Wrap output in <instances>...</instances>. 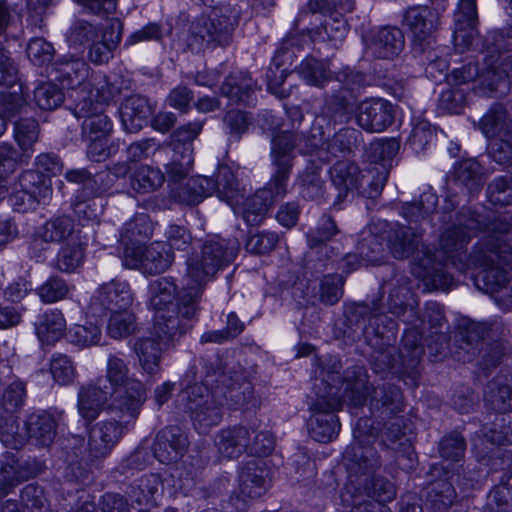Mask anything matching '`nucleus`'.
I'll return each mask as SVG.
<instances>
[{"label": "nucleus", "instance_id": "1", "mask_svg": "<svg viewBox=\"0 0 512 512\" xmlns=\"http://www.w3.org/2000/svg\"><path fill=\"white\" fill-rule=\"evenodd\" d=\"M499 221L501 227L498 228L497 234L477 244L465 264L462 263V259L466 258V254L461 250L481 228L480 221L473 217L461 220L458 225L447 229L440 238V250L436 252L424 245L419 250L420 233L413 227L404 226L394 232L389 247L397 259L413 257L411 271L427 287L447 290L452 286L453 278L445 269L450 262L461 271L484 268L481 277L487 290L497 292L509 281L504 265L512 259L510 247L505 245L502 239V236L508 235L512 229V216L509 222L506 215Z\"/></svg>", "mask_w": 512, "mask_h": 512}, {"label": "nucleus", "instance_id": "2", "mask_svg": "<svg viewBox=\"0 0 512 512\" xmlns=\"http://www.w3.org/2000/svg\"><path fill=\"white\" fill-rule=\"evenodd\" d=\"M367 419H360L354 430L356 443L345 453L348 479L340 492L341 504L350 508L347 512H391L383 502H389L396 496V489L389 480L376 476L380 467L376 449L371 446L369 435L363 439L362 426H367Z\"/></svg>", "mask_w": 512, "mask_h": 512}, {"label": "nucleus", "instance_id": "3", "mask_svg": "<svg viewBox=\"0 0 512 512\" xmlns=\"http://www.w3.org/2000/svg\"><path fill=\"white\" fill-rule=\"evenodd\" d=\"M221 384L210 390L206 379L204 384H194L182 391L180 397L186 401V408L190 412L193 425L200 434L207 433L222 419V407L230 401V406L244 407L253 402L254 390L242 373H235L227 378L221 376Z\"/></svg>", "mask_w": 512, "mask_h": 512}, {"label": "nucleus", "instance_id": "4", "mask_svg": "<svg viewBox=\"0 0 512 512\" xmlns=\"http://www.w3.org/2000/svg\"><path fill=\"white\" fill-rule=\"evenodd\" d=\"M351 374L354 379L351 380L350 372H347L343 383L344 391L341 395L339 389L326 385L324 379L320 381V384L325 386V390L323 393L316 392L317 398L310 405L312 415L308 420V430L315 441L326 443L337 436L340 424L335 411L341 407L342 401L354 407L365 403L368 392L367 376L360 367L355 368Z\"/></svg>", "mask_w": 512, "mask_h": 512}, {"label": "nucleus", "instance_id": "5", "mask_svg": "<svg viewBox=\"0 0 512 512\" xmlns=\"http://www.w3.org/2000/svg\"><path fill=\"white\" fill-rule=\"evenodd\" d=\"M271 160L274 173L266 187L259 189L254 195L242 203L238 198L230 205L236 215H241L247 225L258 226L265 219L269 207L288 191L289 176L292 170L293 156L289 135H276L271 142Z\"/></svg>", "mask_w": 512, "mask_h": 512}, {"label": "nucleus", "instance_id": "6", "mask_svg": "<svg viewBox=\"0 0 512 512\" xmlns=\"http://www.w3.org/2000/svg\"><path fill=\"white\" fill-rule=\"evenodd\" d=\"M108 391L112 392L109 409L124 419L136 421L147 399L146 386L134 375H130L127 362L117 355H109L106 366Z\"/></svg>", "mask_w": 512, "mask_h": 512}, {"label": "nucleus", "instance_id": "7", "mask_svg": "<svg viewBox=\"0 0 512 512\" xmlns=\"http://www.w3.org/2000/svg\"><path fill=\"white\" fill-rule=\"evenodd\" d=\"M239 245L235 239H226L218 235L208 237L201 246L200 253L193 254L187 261L186 278L188 292L199 289L212 281L215 275L229 266L236 258Z\"/></svg>", "mask_w": 512, "mask_h": 512}, {"label": "nucleus", "instance_id": "8", "mask_svg": "<svg viewBox=\"0 0 512 512\" xmlns=\"http://www.w3.org/2000/svg\"><path fill=\"white\" fill-rule=\"evenodd\" d=\"M508 1V14L512 16V0ZM507 46L512 51V29L508 33ZM509 77H512V56L501 60L491 56V60L485 58L484 67L481 69L472 63L454 69L449 81L453 86L461 88L462 85H468V90L487 94L504 92L508 88Z\"/></svg>", "mask_w": 512, "mask_h": 512}, {"label": "nucleus", "instance_id": "9", "mask_svg": "<svg viewBox=\"0 0 512 512\" xmlns=\"http://www.w3.org/2000/svg\"><path fill=\"white\" fill-rule=\"evenodd\" d=\"M97 92L94 96L84 91L74 96L72 113L77 119H82V136L86 139L108 138L113 130V124L106 115L105 109L114 97V89L106 76L95 78Z\"/></svg>", "mask_w": 512, "mask_h": 512}, {"label": "nucleus", "instance_id": "10", "mask_svg": "<svg viewBox=\"0 0 512 512\" xmlns=\"http://www.w3.org/2000/svg\"><path fill=\"white\" fill-rule=\"evenodd\" d=\"M277 135H289L291 154L294 149L300 154L315 156L321 162H329L335 157L349 154L361 142V132L353 128L340 129L332 139L326 141L321 128H313L308 135L304 133L281 132Z\"/></svg>", "mask_w": 512, "mask_h": 512}, {"label": "nucleus", "instance_id": "11", "mask_svg": "<svg viewBox=\"0 0 512 512\" xmlns=\"http://www.w3.org/2000/svg\"><path fill=\"white\" fill-rule=\"evenodd\" d=\"M238 12L228 8L213 9L209 15H201L193 20L185 36L187 48L199 53L206 48L226 45L238 22Z\"/></svg>", "mask_w": 512, "mask_h": 512}, {"label": "nucleus", "instance_id": "12", "mask_svg": "<svg viewBox=\"0 0 512 512\" xmlns=\"http://www.w3.org/2000/svg\"><path fill=\"white\" fill-rule=\"evenodd\" d=\"M219 454L234 459L243 453L253 456L268 455L274 448V439L267 431H259L255 425H235L221 429L215 437Z\"/></svg>", "mask_w": 512, "mask_h": 512}, {"label": "nucleus", "instance_id": "13", "mask_svg": "<svg viewBox=\"0 0 512 512\" xmlns=\"http://www.w3.org/2000/svg\"><path fill=\"white\" fill-rule=\"evenodd\" d=\"M199 289L188 292L185 289L178 298L176 308L156 311L151 335H155L169 347L178 341L190 328L189 321L198 310Z\"/></svg>", "mask_w": 512, "mask_h": 512}, {"label": "nucleus", "instance_id": "14", "mask_svg": "<svg viewBox=\"0 0 512 512\" xmlns=\"http://www.w3.org/2000/svg\"><path fill=\"white\" fill-rule=\"evenodd\" d=\"M374 170L376 174L372 176L369 190H361L365 176L358 166L347 159L337 161L330 169L332 184L338 191L336 202L344 201L348 194L353 191H358L368 198H375L379 195L386 184L388 171L384 164H381L380 168L375 167Z\"/></svg>", "mask_w": 512, "mask_h": 512}, {"label": "nucleus", "instance_id": "15", "mask_svg": "<svg viewBox=\"0 0 512 512\" xmlns=\"http://www.w3.org/2000/svg\"><path fill=\"white\" fill-rule=\"evenodd\" d=\"M333 94L326 102L327 113L339 122H345L350 118L352 100L365 85L366 77L363 73L345 67L335 72Z\"/></svg>", "mask_w": 512, "mask_h": 512}, {"label": "nucleus", "instance_id": "16", "mask_svg": "<svg viewBox=\"0 0 512 512\" xmlns=\"http://www.w3.org/2000/svg\"><path fill=\"white\" fill-rule=\"evenodd\" d=\"M174 260V254L162 242L150 246H128L124 250L123 264L131 269H140L147 274H160L166 271Z\"/></svg>", "mask_w": 512, "mask_h": 512}, {"label": "nucleus", "instance_id": "17", "mask_svg": "<svg viewBox=\"0 0 512 512\" xmlns=\"http://www.w3.org/2000/svg\"><path fill=\"white\" fill-rule=\"evenodd\" d=\"M52 72L55 73V80L59 81L63 87L73 91L71 94L73 99L74 96L84 91H86L89 96H94L97 92L95 78L105 76L100 73L90 75L89 65L79 58H64L59 60L53 65Z\"/></svg>", "mask_w": 512, "mask_h": 512}, {"label": "nucleus", "instance_id": "18", "mask_svg": "<svg viewBox=\"0 0 512 512\" xmlns=\"http://www.w3.org/2000/svg\"><path fill=\"white\" fill-rule=\"evenodd\" d=\"M438 24V13L428 6L409 8L402 21V25L411 33L414 49L420 52H425L435 43Z\"/></svg>", "mask_w": 512, "mask_h": 512}, {"label": "nucleus", "instance_id": "19", "mask_svg": "<svg viewBox=\"0 0 512 512\" xmlns=\"http://www.w3.org/2000/svg\"><path fill=\"white\" fill-rule=\"evenodd\" d=\"M133 296L128 283L113 280L100 285L91 297L89 311L95 317L129 309Z\"/></svg>", "mask_w": 512, "mask_h": 512}, {"label": "nucleus", "instance_id": "20", "mask_svg": "<svg viewBox=\"0 0 512 512\" xmlns=\"http://www.w3.org/2000/svg\"><path fill=\"white\" fill-rule=\"evenodd\" d=\"M357 124L368 132H382L394 122L393 105L382 98L361 101L355 113Z\"/></svg>", "mask_w": 512, "mask_h": 512}, {"label": "nucleus", "instance_id": "21", "mask_svg": "<svg viewBox=\"0 0 512 512\" xmlns=\"http://www.w3.org/2000/svg\"><path fill=\"white\" fill-rule=\"evenodd\" d=\"M112 402V392L108 391V385L103 377L94 382L82 385L78 391V413L86 422L95 420L100 412Z\"/></svg>", "mask_w": 512, "mask_h": 512}, {"label": "nucleus", "instance_id": "22", "mask_svg": "<svg viewBox=\"0 0 512 512\" xmlns=\"http://www.w3.org/2000/svg\"><path fill=\"white\" fill-rule=\"evenodd\" d=\"M478 12L476 0H458L454 12L453 40L457 49L464 52L473 46L478 37Z\"/></svg>", "mask_w": 512, "mask_h": 512}, {"label": "nucleus", "instance_id": "23", "mask_svg": "<svg viewBox=\"0 0 512 512\" xmlns=\"http://www.w3.org/2000/svg\"><path fill=\"white\" fill-rule=\"evenodd\" d=\"M405 47L404 34L396 26H382L370 31L367 40V51L375 58L393 60Z\"/></svg>", "mask_w": 512, "mask_h": 512}, {"label": "nucleus", "instance_id": "24", "mask_svg": "<svg viewBox=\"0 0 512 512\" xmlns=\"http://www.w3.org/2000/svg\"><path fill=\"white\" fill-rule=\"evenodd\" d=\"M127 418L124 424L112 420L100 421L89 430L88 448L92 457H106L111 452L130 423L135 422Z\"/></svg>", "mask_w": 512, "mask_h": 512}, {"label": "nucleus", "instance_id": "25", "mask_svg": "<svg viewBox=\"0 0 512 512\" xmlns=\"http://www.w3.org/2000/svg\"><path fill=\"white\" fill-rule=\"evenodd\" d=\"M188 447V439L177 426L163 428L156 436L153 452L163 464H171L181 458Z\"/></svg>", "mask_w": 512, "mask_h": 512}, {"label": "nucleus", "instance_id": "26", "mask_svg": "<svg viewBox=\"0 0 512 512\" xmlns=\"http://www.w3.org/2000/svg\"><path fill=\"white\" fill-rule=\"evenodd\" d=\"M64 421L63 411H42L29 416L26 429L29 438L36 445L50 446L57 433V427Z\"/></svg>", "mask_w": 512, "mask_h": 512}, {"label": "nucleus", "instance_id": "27", "mask_svg": "<svg viewBox=\"0 0 512 512\" xmlns=\"http://www.w3.org/2000/svg\"><path fill=\"white\" fill-rule=\"evenodd\" d=\"M269 487V470L262 459L250 460L242 467L239 474V489L243 497H260Z\"/></svg>", "mask_w": 512, "mask_h": 512}, {"label": "nucleus", "instance_id": "28", "mask_svg": "<svg viewBox=\"0 0 512 512\" xmlns=\"http://www.w3.org/2000/svg\"><path fill=\"white\" fill-rule=\"evenodd\" d=\"M460 468H462V465L460 464H455L451 469L448 465H443L442 469L445 470L447 478L444 480H437L429 486L427 492V504L434 512H444L453 504L456 492L452 482L455 481L458 483L460 478Z\"/></svg>", "mask_w": 512, "mask_h": 512}, {"label": "nucleus", "instance_id": "29", "mask_svg": "<svg viewBox=\"0 0 512 512\" xmlns=\"http://www.w3.org/2000/svg\"><path fill=\"white\" fill-rule=\"evenodd\" d=\"M134 351L138 357L142 371L150 376L158 375L161 371L160 362L163 352L169 348L155 335L139 337L134 343Z\"/></svg>", "mask_w": 512, "mask_h": 512}, {"label": "nucleus", "instance_id": "30", "mask_svg": "<svg viewBox=\"0 0 512 512\" xmlns=\"http://www.w3.org/2000/svg\"><path fill=\"white\" fill-rule=\"evenodd\" d=\"M152 108L148 99L140 95H132L125 99L120 108L121 122L129 133L141 130L149 121Z\"/></svg>", "mask_w": 512, "mask_h": 512}, {"label": "nucleus", "instance_id": "31", "mask_svg": "<svg viewBox=\"0 0 512 512\" xmlns=\"http://www.w3.org/2000/svg\"><path fill=\"white\" fill-rule=\"evenodd\" d=\"M480 129L487 138H512V108L493 105L481 118Z\"/></svg>", "mask_w": 512, "mask_h": 512}, {"label": "nucleus", "instance_id": "32", "mask_svg": "<svg viewBox=\"0 0 512 512\" xmlns=\"http://www.w3.org/2000/svg\"><path fill=\"white\" fill-rule=\"evenodd\" d=\"M35 331L42 345H54L66 331L63 313L57 309H49L40 314L35 322Z\"/></svg>", "mask_w": 512, "mask_h": 512}, {"label": "nucleus", "instance_id": "33", "mask_svg": "<svg viewBox=\"0 0 512 512\" xmlns=\"http://www.w3.org/2000/svg\"><path fill=\"white\" fill-rule=\"evenodd\" d=\"M255 87L256 83L248 74L231 73L225 78L221 93L233 103L251 105L255 101Z\"/></svg>", "mask_w": 512, "mask_h": 512}, {"label": "nucleus", "instance_id": "34", "mask_svg": "<svg viewBox=\"0 0 512 512\" xmlns=\"http://www.w3.org/2000/svg\"><path fill=\"white\" fill-rule=\"evenodd\" d=\"M41 176L38 173L28 171L20 178V185L22 190L16 191L11 197L10 201L18 211H26L34 208L35 204H39L42 198L49 194V189L41 186L30 187L34 180H40Z\"/></svg>", "mask_w": 512, "mask_h": 512}, {"label": "nucleus", "instance_id": "35", "mask_svg": "<svg viewBox=\"0 0 512 512\" xmlns=\"http://www.w3.org/2000/svg\"><path fill=\"white\" fill-rule=\"evenodd\" d=\"M0 498L7 495L19 482L29 477L28 471L13 452H5L0 459Z\"/></svg>", "mask_w": 512, "mask_h": 512}, {"label": "nucleus", "instance_id": "36", "mask_svg": "<svg viewBox=\"0 0 512 512\" xmlns=\"http://www.w3.org/2000/svg\"><path fill=\"white\" fill-rule=\"evenodd\" d=\"M371 410L380 411L386 415H394L403 409V394L392 384L385 383L373 389L370 399Z\"/></svg>", "mask_w": 512, "mask_h": 512}, {"label": "nucleus", "instance_id": "37", "mask_svg": "<svg viewBox=\"0 0 512 512\" xmlns=\"http://www.w3.org/2000/svg\"><path fill=\"white\" fill-rule=\"evenodd\" d=\"M215 191L214 180L204 176L189 178L185 184L180 185L175 197L188 205L200 203L205 197L212 195Z\"/></svg>", "mask_w": 512, "mask_h": 512}, {"label": "nucleus", "instance_id": "38", "mask_svg": "<svg viewBox=\"0 0 512 512\" xmlns=\"http://www.w3.org/2000/svg\"><path fill=\"white\" fill-rule=\"evenodd\" d=\"M177 286L173 279L161 277L150 282L148 287L149 305L155 311H166L175 308L173 300L175 299Z\"/></svg>", "mask_w": 512, "mask_h": 512}, {"label": "nucleus", "instance_id": "39", "mask_svg": "<svg viewBox=\"0 0 512 512\" xmlns=\"http://www.w3.org/2000/svg\"><path fill=\"white\" fill-rule=\"evenodd\" d=\"M484 398L494 410L512 411V387L507 378L496 377L490 381L484 390Z\"/></svg>", "mask_w": 512, "mask_h": 512}, {"label": "nucleus", "instance_id": "40", "mask_svg": "<svg viewBox=\"0 0 512 512\" xmlns=\"http://www.w3.org/2000/svg\"><path fill=\"white\" fill-rule=\"evenodd\" d=\"M151 234L152 228L148 216L139 214L123 225L120 231V241L125 250L128 246L142 245V242Z\"/></svg>", "mask_w": 512, "mask_h": 512}, {"label": "nucleus", "instance_id": "41", "mask_svg": "<svg viewBox=\"0 0 512 512\" xmlns=\"http://www.w3.org/2000/svg\"><path fill=\"white\" fill-rule=\"evenodd\" d=\"M164 174L161 170L148 165L137 167L131 175V187L140 194L156 191L164 183Z\"/></svg>", "mask_w": 512, "mask_h": 512}, {"label": "nucleus", "instance_id": "42", "mask_svg": "<svg viewBox=\"0 0 512 512\" xmlns=\"http://www.w3.org/2000/svg\"><path fill=\"white\" fill-rule=\"evenodd\" d=\"M214 183V192L218 194L221 200L227 202L229 205H234V202H237L238 198H243L236 176L229 166H219Z\"/></svg>", "mask_w": 512, "mask_h": 512}, {"label": "nucleus", "instance_id": "43", "mask_svg": "<svg viewBox=\"0 0 512 512\" xmlns=\"http://www.w3.org/2000/svg\"><path fill=\"white\" fill-rule=\"evenodd\" d=\"M338 232L339 231L334 220L329 215H323L319 219L315 231L308 234L309 245L312 249H319L317 251L319 254L325 253L326 257H330L328 255V249L332 252L335 248L333 246H329L328 242H330L332 237Z\"/></svg>", "mask_w": 512, "mask_h": 512}, {"label": "nucleus", "instance_id": "44", "mask_svg": "<svg viewBox=\"0 0 512 512\" xmlns=\"http://www.w3.org/2000/svg\"><path fill=\"white\" fill-rule=\"evenodd\" d=\"M39 124L35 119L23 118L14 123L13 135L23 156L30 157L39 138Z\"/></svg>", "mask_w": 512, "mask_h": 512}, {"label": "nucleus", "instance_id": "45", "mask_svg": "<svg viewBox=\"0 0 512 512\" xmlns=\"http://www.w3.org/2000/svg\"><path fill=\"white\" fill-rule=\"evenodd\" d=\"M454 180L467 188L470 193L476 192L482 186L481 167L474 159H467L454 166Z\"/></svg>", "mask_w": 512, "mask_h": 512}, {"label": "nucleus", "instance_id": "46", "mask_svg": "<svg viewBox=\"0 0 512 512\" xmlns=\"http://www.w3.org/2000/svg\"><path fill=\"white\" fill-rule=\"evenodd\" d=\"M438 197L432 192L421 194L418 202L407 203L402 207V215L410 223H417L427 219L436 210Z\"/></svg>", "mask_w": 512, "mask_h": 512}, {"label": "nucleus", "instance_id": "47", "mask_svg": "<svg viewBox=\"0 0 512 512\" xmlns=\"http://www.w3.org/2000/svg\"><path fill=\"white\" fill-rule=\"evenodd\" d=\"M74 233V222L69 216L47 221L39 230V236L46 243H59Z\"/></svg>", "mask_w": 512, "mask_h": 512}, {"label": "nucleus", "instance_id": "48", "mask_svg": "<svg viewBox=\"0 0 512 512\" xmlns=\"http://www.w3.org/2000/svg\"><path fill=\"white\" fill-rule=\"evenodd\" d=\"M297 71L308 85L323 87L331 80V73L326 64L314 58L304 59Z\"/></svg>", "mask_w": 512, "mask_h": 512}, {"label": "nucleus", "instance_id": "49", "mask_svg": "<svg viewBox=\"0 0 512 512\" xmlns=\"http://www.w3.org/2000/svg\"><path fill=\"white\" fill-rule=\"evenodd\" d=\"M170 34L171 29H165L161 22L151 21L129 34L125 39L124 47L128 48L142 42L160 43Z\"/></svg>", "mask_w": 512, "mask_h": 512}, {"label": "nucleus", "instance_id": "50", "mask_svg": "<svg viewBox=\"0 0 512 512\" xmlns=\"http://www.w3.org/2000/svg\"><path fill=\"white\" fill-rule=\"evenodd\" d=\"M319 165L307 167L298 178L300 193L304 198L315 200L323 195V180L320 176Z\"/></svg>", "mask_w": 512, "mask_h": 512}, {"label": "nucleus", "instance_id": "51", "mask_svg": "<svg viewBox=\"0 0 512 512\" xmlns=\"http://www.w3.org/2000/svg\"><path fill=\"white\" fill-rule=\"evenodd\" d=\"M485 439L496 445L512 444V418L497 415L489 428L483 430Z\"/></svg>", "mask_w": 512, "mask_h": 512}, {"label": "nucleus", "instance_id": "52", "mask_svg": "<svg viewBox=\"0 0 512 512\" xmlns=\"http://www.w3.org/2000/svg\"><path fill=\"white\" fill-rule=\"evenodd\" d=\"M487 197L493 205L512 204V175L496 177L487 187Z\"/></svg>", "mask_w": 512, "mask_h": 512}, {"label": "nucleus", "instance_id": "53", "mask_svg": "<svg viewBox=\"0 0 512 512\" xmlns=\"http://www.w3.org/2000/svg\"><path fill=\"white\" fill-rule=\"evenodd\" d=\"M61 89L50 82L39 84L34 90V101L41 110H54L63 102Z\"/></svg>", "mask_w": 512, "mask_h": 512}, {"label": "nucleus", "instance_id": "54", "mask_svg": "<svg viewBox=\"0 0 512 512\" xmlns=\"http://www.w3.org/2000/svg\"><path fill=\"white\" fill-rule=\"evenodd\" d=\"M358 251L362 260L371 265L380 264L385 259V244L377 235L363 237L358 244Z\"/></svg>", "mask_w": 512, "mask_h": 512}, {"label": "nucleus", "instance_id": "55", "mask_svg": "<svg viewBox=\"0 0 512 512\" xmlns=\"http://www.w3.org/2000/svg\"><path fill=\"white\" fill-rule=\"evenodd\" d=\"M204 121L195 120L180 126L171 135V146L176 154L184 150L186 146L192 147V142L201 133ZM193 150V148H191Z\"/></svg>", "mask_w": 512, "mask_h": 512}, {"label": "nucleus", "instance_id": "56", "mask_svg": "<svg viewBox=\"0 0 512 512\" xmlns=\"http://www.w3.org/2000/svg\"><path fill=\"white\" fill-rule=\"evenodd\" d=\"M135 330V317L126 310L112 312L107 326V333L114 339L124 338Z\"/></svg>", "mask_w": 512, "mask_h": 512}, {"label": "nucleus", "instance_id": "57", "mask_svg": "<svg viewBox=\"0 0 512 512\" xmlns=\"http://www.w3.org/2000/svg\"><path fill=\"white\" fill-rule=\"evenodd\" d=\"M69 341L81 348L90 347L99 343L101 329L97 324L74 325L68 331Z\"/></svg>", "mask_w": 512, "mask_h": 512}, {"label": "nucleus", "instance_id": "58", "mask_svg": "<svg viewBox=\"0 0 512 512\" xmlns=\"http://www.w3.org/2000/svg\"><path fill=\"white\" fill-rule=\"evenodd\" d=\"M50 373L55 382L68 385L73 382L76 371L71 359L64 354H54L50 360Z\"/></svg>", "mask_w": 512, "mask_h": 512}, {"label": "nucleus", "instance_id": "59", "mask_svg": "<svg viewBox=\"0 0 512 512\" xmlns=\"http://www.w3.org/2000/svg\"><path fill=\"white\" fill-rule=\"evenodd\" d=\"M21 502L29 512H51L43 489L35 484L26 485L21 491Z\"/></svg>", "mask_w": 512, "mask_h": 512}, {"label": "nucleus", "instance_id": "60", "mask_svg": "<svg viewBox=\"0 0 512 512\" xmlns=\"http://www.w3.org/2000/svg\"><path fill=\"white\" fill-rule=\"evenodd\" d=\"M27 109V103L23 96L22 87H18V91H4L0 93V111L5 119H12Z\"/></svg>", "mask_w": 512, "mask_h": 512}, {"label": "nucleus", "instance_id": "61", "mask_svg": "<svg viewBox=\"0 0 512 512\" xmlns=\"http://www.w3.org/2000/svg\"><path fill=\"white\" fill-rule=\"evenodd\" d=\"M83 259V245L74 242L61 248L57 257V266L63 272H72L82 264Z\"/></svg>", "mask_w": 512, "mask_h": 512}, {"label": "nucleus", "instance_id": "62", "mask_svg": "<svg viewBox=\"0 0 512 512\" xmlns=\"http://www.w3.org/2000/svg\"><path fill=\"white\" fill-rule=\"evenodd\" d=\"M465 450V440L458 433L449 434L439 444V453L444 461L460 462L465 454Z\"/></svg>", "mask_w": 512, "mask_h": 512}, {"label": "nucleus", "instance_id": "63", "mask_svg": "<svg viewBox=\"0 0 512 512\" xmlns=\"http://www.w3.org/2000/svg\"><path fill=\"white\" fill-rule=\"evenodd\" d=\"M486 507L490 512H507L512 508V487L495 486L487 496Z\"/></svg>", "mask_w": 512, "mask_h": 512}, {"label": "nucleus", "instance_id": "64", "mask_svg": "<svg viewBox=\"0 0 512 512\" xmlns=\"http://www.w3.org/2000/svg\"><path fill=\"white\" fill-rule=\"evenodd\" d=\"M489 154L494 162L504 166L508 174L512 175V138H495L490 145Z\"/></svg>", "mask_w": 512, "mask_h": 512}]
</instances>
